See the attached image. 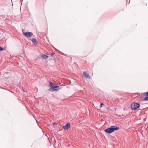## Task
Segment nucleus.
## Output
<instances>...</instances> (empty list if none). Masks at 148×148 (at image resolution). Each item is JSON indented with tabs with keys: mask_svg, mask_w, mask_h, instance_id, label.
<instances>
[{
	"mask_svg": "<svg viewBox=\"0 0 148 148\" xmlns=\"http://www.w3.org/2000/svg\"><path fill=\"white\" fill-rule=\"evenodd\" d=\"M50 86L53 90L57 91L60 89L59 86L56 85L55 84H53L51 82H49Z\"/></svg>",
	"mask_w": 148,
	"mask_h": 148,
	"instance_id": "nucleus-2",
	"label": "nucleus"
},
{
	"mask_svg": "<svg viewBox=\"0 0 148 148\" xmlns=\"http://www.w3.org/2000/svg\"><path fill=\"white\" fill-rule=\"evenodd\" d=\"M70 127V124L67 123L65 125L63 126V128L65 130H68V128Z\"/></svg>",
	"mask_w": 148,
	"mask_h": 148,
	"instance_id": "nucleus-5",
	"label": "nucleus"
},
{
	"mask_svg": "<svg viewBox=\"0 0 148 148\" xmlns=\"http://www.w3.org/2000/svg\"><path fill=\"white\" fill-rule=\"evenodd\" d=\"M83 74L86 78L90 79V76L88 73H87L86 72H83Z\"/></svg>",
	"mask_w": 148,
	"mask_h": 148,
	"instance_id": "nucleus-6",
	"label": "nucleus"
},
{
	"mask_svg": "<svg viewBox=\"0 0 148 148\" xmlns=\"http://www.w3.org/2000/svg\"><path fill=\"white\" fill-rule=\"evenodd\" d=\"M55 54V53H53L51 54V56H53L54 55V54Z\"/></svg>",
	"mask_w": 148,
	"mask_h": 148,
	"instance_id": "nucleus-12",
	"label": "nucleus"
},
{
	"mask_svg": "<svg viewBox=\"0 0 148 148\" xmlns=\"http://www.w3.org/2000/svg\"><path fill=\"white\" fill-rule=\"evenodd\" d=\"M139 107V104L136 103H133L131 104V108L132 110H136Z\"/></svg>",
	"mask_w": 148,
	"mask_h": 148,
	"instance_id": "nucleus-3",
	"label": "nucleus"
},
{
	"mask_svg": "<svg viewBox=\"0 0 148 148\" xmlns=\"http://www.w3.org/2000/svg\"><path fill=\"white\" fill-rule=\"evenodd\" d=\"M3 50V48L0 47V51H2Z\"/></svg>",
	"mask_w": 148,
	"mask_h": 148,
	"instance_id": "nucleus-10",
	"label": "nucleus"
},
{
	"mask_svg": "<svg viewBox=\"0 0 148 148\" xmlns=\"http://www.w3.org/2000/svg\"><path fill=\"white\" fill-rule=\"evenodd\" d=\"M144 100L145 101H148V97H145Z\"/></svg>",
	"mask_w": 148,
	"mask_h": 148,
	"instance_id": "nucleus-9",
	"label": "nucleus"
},
{
	"mask_svg": "<svg viewBox=\"0 0 148 148\" xmlns=\"http://www.w3.org/2000/svg\"><path fill=\"white\" fill-rule=\"evenodd\" d=\"M32 41L34 44L36 45L37 44V42L35 38H32Z\"/></svg>",
	"mask_w": 148,
	"mask_h": 148,
	"instance_id": "nucleus-7",
	"label": "nucleus"
},
{
	"mask_svg": "<svg viewBox=\"0 0 148 148\" xmlns=\"http://www.w3.org/2000/svg\"><path fill=\"white\" fill-rule=\"evenodd\" d=\"M103 105V103H101L100 104V106L101 108L102 107V105Z\"/></svg>",
	"mask_w": 148,
	"mask_h": 148,
	"instance_id": "nucleus-11",
	"label": "nucleus"
},
{
	"mask_svg": "<svg viewBox=\"0 0 148 148\" xmlns=\"http://www.w3.org/2000/svg\"><path fill=\"white\" fill-rule=\"evenodd\" d=\"M23 34L24 35L27 37H30L32 36L33 34L32 32H23Z\"/></svg>",
	"mask_w": 148,
	"mask_h": 148,
	"instance_id": "nucleus-4",
	"label": "nucleus"
},
{
	"mask_svg": "<svg viewBox=\"0 0 148 148\" xmlns=\"http://www.w3.org/2000/svg\"><path fill=\"white\" fill-rule=\"evenodd\" d=\"M146 96H148V92H147L146 93Z\"/></svg>",
	"mask_w": 148,
	"mask_h": 148,
	"instance_id": "nucleus-13",
	"label": "nucleus"
},
{
	"mask_svg": "<svg viewBox=\"0 0 148 148\" xmlns=\"http://www.w3.org/2000/svg\"><path fill=\"white\" fill-rule=\"evenodd\" d=\"M145 119H144V120H143L144 121H145Z\"/></svg>",
	"mask_w": 148,
	"mask_h": 148,
	"instance_id": "nucleus-14",
	"label": "nucleus"
},
{
	"mask_svg": "<svg viewBox=\"0 0 148 148\" xmlns=\"http://www.w3.org/2000/svg\"><path fill=\"white\" fill-rule=\"evenodd\" d=\"M119 129V127L116 126H112L110 128H108L105 130V132L108 133H111L115 130H116Z\"/></svg>",
	"mask_w": 148,
	"mask_h": 148,
	"instance_id": "nucleus-1",
	"label": "nucleus"
},
{
	"mask_svg": "<svg viewBox=\"0 0 148 148\" xmlns=\"http://www.w3.org/2000/svg\"><path fill=\"white\" fill-rule=\"evenodd\" d=\"M42 57L45 59H47L48 58V56L46 55H42Z\"/></svg>",
	"mask_w": 148,
	"mask_h": 148,
	"instance_id": "nucleus-8",
	"label": "nucleus"
}]
</instances>
